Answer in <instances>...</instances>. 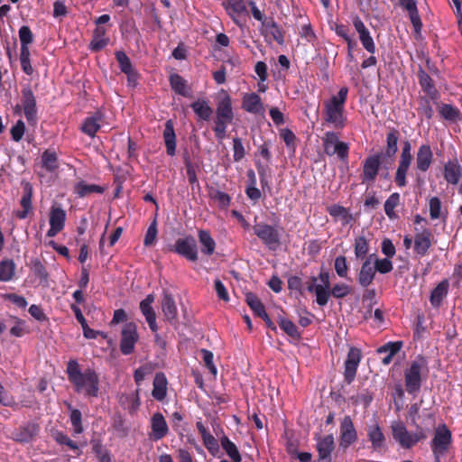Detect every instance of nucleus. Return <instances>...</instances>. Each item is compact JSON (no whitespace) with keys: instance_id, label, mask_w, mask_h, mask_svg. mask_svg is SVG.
Listing matches in <instances>:
<instances>
[{"instance_id":"obj_1","label":"nucleus","mask_w":462,"mask_h":462,"mask_svg":"<svg viewBox=\"0 0 462 462\" xmlns=\"http://www.w3.org/2000/svg\"><path fill=\"white\" fill-rule=\"evenodd\" d=\"M66 374L75 393L88 398L98 396L100 381L95 369L88 367L81 371L79 362L76 359H70L67 363Z\"/></svg>"},{"instance_id":"obj_2","label":"nucleus","mask_w":462,"mask_h":462,"mask_svg":"<svg viewBox=\"0 0 462 462\" xmlns=\"http://www.w3.org/2000/svg\"><path fill=\"white\" fill-rule=\"evenodd\" d=\"M348 88L342 87L330 98L324 102L323 118L336 129L345 128L347 117L346 116L345 105L347 99Z\"/></svg>"},{"instance_id":"obj_3","label":"nucleus","mask_w":462,"mask_h":462,"mask_svg":"<svg viewBox=\"0 0 462 462\" xmlns=\"http://www.w3.org/2000/svg\"><path fill=\"white\" fill-rule=\"evenodd\" d=\"M428 372V363L425 357L419 356L404 370L405 389L409 394L416 396L422 385V372Z\"/></svg>"},{"instance_id":"obj_4","label":"nucleus","mask_w":462,"mask_h":462,"mask_svg":"<svg viewBox=\"0 0 462 462\" xmlns=\"http://www.w3.org/2000/svg\"><path fill=\"white\" fill-rule=\"evenodd\" d=\"M393 439L405 449H410L417 443L427 438L423 429L417 426L416 432H410L401 420H394L391 424Z\"/></svg>"},{"instance_id":"obj_5","label":"nucleus","mask_w":462,"mask_h":462,"mask_svg":"<svg viewBox=\"0 0 462 462\" xmlns=\"http://www.w3.org/2000/svg\"><path fill=\"white\" fill-rule=\"evenodd\" d=\"M452 443V433L446 424H440L436 428L434 437L430 442L431 451L435 462H440V457L449 449Z\"/></svg>"},{"instance_id":"obj_6","label":"nucleus","mask_w":462,"mask_h":462,"mask_svg":"<svg viewBox=\"0 0 462 462\" xmlns=\"http://www.w3.org/2000/svg\"><path fill=\"white\" fill-rule=\"evenodd\" d=\"M322 142L324 152L327 155L333 156L337 154L341 161H347L349 146L346 143L339 141L337 133L327 132L322 138Z\"/></svg>"},{"instance_id":"obj_7","label":"nucleus","mask_w":462,"mask_h":462,"mask_svg":"<svg viewBox=\"0 0 462 462\" xmlns=\"http://www.w3.org/2000/svg\"><path fill=\"white\" fill-rule=\"evenodd\" d=\"M254 233L270 250H276L281 245L279 230L269 224H256L254 226Z\"/></svg>"},{"instance_id":"obj_8","label":"nucleus","mask_w":462,"mask_h":462,"mask_svg":"<svg viewBox=\"0 0 462 462\" xmlns=\"http://www.w3.org/2000/svg\"><path fill=\"white\" fill-rule=\"evenodd\" d=\"M171 251L184 257L189 262H197L199 260V251L196 239L191 235L178 238Z\"/></svg>"},{"instance_id":"obj_9","label":"nucleus","mask_w":462,"mask_h":462,"mask_svg":"<svg viewBox=\"0 0 462 462\" xmlns=\"http://www.w3.org/2000/svg\"><path fill=\"white\" fill-rule=\"evenodd\" d=\"M358 439L357 431L349 415H346L339 427L338 446L339 449L346 451Z\"/></svg>"},{"instance_id":"obj_10","label":"nucleus","mask_w":462,"mask_h":462,"mask_svg":"<svg viewBox=\"0 0 462 462\" xmlns=\"http://www.w3.org/2000/svg\"><path fill=\"white\" fill-rule=\"evenodd\" d=\"M139 340L136 325L134 322L126 323L121 332L120 351L128 356L134 352L135 344Z\"/></svg>"},{"instance_id":"obj_11","label":"nucleus","mask_w":462,"mask_h":462,"mask_svg":"<svg viewBox=\"0 0 462 462\" xmlns=\"http://www.w3.org/2000/svg\"><path fill=\"white\" fill-rule=\"evenodd\" d=\"M22 106L28 124L35 125L38 120L36 97L30 86L22 89Z\"/></svg>"},{"instance_id":"obj_12","label":"nucleus","mask_w":462,"mask_h":462,"mask_svg":"<svg viewBox=\"0 0 462 462\" xmlns=\"http://www.w3.org/2000/svg\"><path fill=\"white\" fill-rule=\"evenodd\" d=\"M383 153L378 152L365 158L363 162L362 183L373 184L378 175L381 167Z\"/></svg>"},{"instance_id":"obj_13","label":"nucleus","mask_w":462,"mask_h":462,"mask_svg":"<svg viewBox=\"0 0 462 462\" xmlns=\"http://www.w3.org/2000/svg\"><path fill=\"white\" fill-rule=\"evenodd\" d=\"M361 359V350L357 347L351 346L348 350L347 356L344 364V380L347 384H350L354 382Z\"/></svg>"},{"instance_id":"obj_14","label":"nucleus","mask_w":462,"mask_h":462,"mask_svg":"<svg viewBox=\"0 0 462 462\" xmlns=\"http://www.w3.org/2000/svg\"><path fill=\"white\" fill-rule=\"evenodd\" d=\"M316 449L318 451L319 462H331V454L335 449V439L332 434L321 437L316 435Z\"/></svg>"},{"instance_id":"obj_15","label":"nucleus","mask_w":462,"mask_h":462,"mask_svg":"<svg viewBox=\"0 0 462 462\" xmlns=\"http://www.w3.org/2000/svg\"><path fill=\"white\" fill-rule=\"evenodd\" d=\"M151 432L149 438L152 441H158L165 438L169 433L168 423L161 412H155L150 421Z\"/></svg>"},{"instance_id":"obj_16","label":"nucleus","mask_w":462,"mask_h":462,"mask_svg":"<svg viewBox=\"0 0 462 462\" xmlns=\"http://www.w3.org/2000/svg\"><path fill=\"white\" fill-rule=\"evenodd\" d=\"M367 438L371 443V448L375 452H384L386 450V438L382 428L378 423L367 427Z\"/></svg>"},{"instance_id":"obj_17","label":"nucleus","mask_w":462,"mask_h":462,"mask_svg":"<svg viewBox=\"0 0 462 462\" xmlns=\"http://www.w3.org/2000/svg\"><path fill=\"white\" fill-rule=\"evenodd\" d=\"M416 234L414 236V252L420 256H425L430 246L432 233L429 228H415Z\"/></svg>"},{"instance_id":"obj_18","label":"nucleus","mask_w":462,"mask_h":462,"mask_svg":"<svg viewBox=\"0 0 462 462\" xmlns=\"http://www.w3.org/2000/svg\"><path fill=\"white\" fill-rule=\"evenodd\" d=\"M261 32L266 40L268 37H270L271 40L274 41L279 45H283L285 43V32L273 20V18L270 17L268 21L263 22V25L261 28Z\"/></svg>"},{"instance_id":"obj_19","label":"nucleus","mask_w":462,"mask_h":462,"mask_svg":"<svg viewBox=\"0 0 462 462\" xmlns=\"http://www.w3.org/2000/svg\"><path fill=\"white\" fill-rule=\"evenodd\" d=\"M372 257L373 254L365 258L357 274V282L363 288H368L375 278L376 271L372 264Z\"/></svg>"},{"instance_id":"obj_20","label":"nucleus","mask_w":462,"mask_h":462,"mask_svg":"<svg viewBox=\"0 0 462 462\" xmlns=\"http://www.w3.org/2000/svg\"><path fill=\"white\" fill-rule=\"evenodd\" d=\"M104 118V114L101 111H96L93 115L86 117L79 130L87 134L88 136L93 138L96 136L97 133L100 130L101 125L100 122Z\"/></svg>"},{"instance_id":"obj_21","label":"nucleus","mask_w":462,"mask_h":462,"mask_svg":"<svg viewBox=\"0 0 462 462\" xmlns=\"http://www.w3.org/2000/svg\"><path fill=\"white\" fill-rule=\"evenodd\" d=\"M223 6L233 22L242 27L243 24L239 21V17L247 14L246 5L244 0H224Z\"/></svg>"},{"instance_id":"obj_22","label":"nucleus","mask_w":462,"mask_h":462,"mask_svg":"<svg viewBox=\"0 0 462 462\" xmlns=\"http://www.w3.org/2000/svg\"><path fill=\"white\" fill-rule=\"evenodd\" d=\"M39 431L40 426L38 424L29 422L13 432V439L20 443H28L38 435Z\"/></svg>"},{"instance_id":"obj_23","label":"nucleus","mask_w":462,"mask_h":462,"mask_svg":"<svg viewBox=\"0 0 462 462\" xmlns=\"http://www.w3.org/2000/svg\"><path fill=\"white\" fill-rule=\"evenodd\" d=\"M154 296L152 294L147 295L146 298L140 302V310L143 315L145 317L150 329L152 332H156L158 330V326L156 323V314L152 306Z\"/></svg>"},{"instance_id":"obj_24","label":"nucleus","mask_w":462,"mask_h":462,"mask_svg":"<svg viewBox=\"0 0 462 462\" xmlns=\"http://www.w3.org/2000/svg\"><path fill=\"white\" fill-rule=\"evenodd\" d=\"M162 310L167 321L171 324L178 322V310L173 296L168 291L163 292Z\"/></svg>"},{"instance_id":"obj_25","label":"nucleus","mask_w":462,"mask_h":462,"mask_svg":"<svg viewBox=\"0 0 462 462\" xmlns=\"http://www.w3.org/2000/svg\"><path fill=\"white\" fill-rule=\"evenodd\" d=\"M417 77L419 84L426 95L429 96V97H430L433 101L437 100L439 96V92L435 88L432 79L421 66L419 67Z\"/></svg>"},{"instance_id":"obj_26","label":"nucleus","mask_w":462,"mask_h":462,"mask_svg":"<svg viewBox=\"0 0 462 462\" xmlns=\"http://www.w3.org/2000/svg\"><path fill=\"white\" fill-rule=\"evenodd\" d=\"M433 161V153L429 144H422L416 153V168L421 172H426Z\"/></svg>"},{"instance_id":"obj_27","label":"nucleus","mask_w":462,"mask_h":462,"mask_svg":"<svg viewBox=\"0 0 462 462\" xmlns=\"http://www.w3.org/2000/svg\"><path fill=\"white\" fill-rule=\"evenodd\" d=\"M462 177V167L457 158L448 161L444 165V179L449 184L456 185Z\"/></svg>"},{"instance_id":"obj_28","label":"nucleus","mask_w":462,"mask_h":462,"mask_svg":"<svg viewBox=\"0 0 462 462\" xmlns=\"http://www.w3.org/2000/svg\"><path fill=\"white\" fill-rule=\"evenodd\" d=\"M162 136L166 147V153L173 157L176 154V134L172 120L169 119L165 122Z\"/></svg>"},{"instance_id":"obj_29","label":"nucleus","mask_w":462,"mask_h":462,"mask_svg":"<svg viewBox=\"0 0 462 462\" xmlns=\"http://www.w3.org/2000/svg\"><path fill=\"white\" fill-rule=\"evenodd\" d=\"M198 238L200 244V251L204 255L210 256L215 253L216 242L209 231L199 229L198 231Z\"/></svg>"},{"instance_id":"obj_30","label":"nucleus","mask_w":462,"mask_h":462,"mask_svg":"<svg viewBox=\"0 0 462 462\" xmlns=\"http://www.w3.org/2000/svg\"><path fill=\"white\" fill-rule=\"evenodd\" d=\"M167 379L163 373H157L153 379L152 397L157 401H163L167 395Z\"/></svg>"},{"instance_id":"obj_31","label":"nucleus","mask_w":462,"mask_h":462,"mask_svg":"<svg viewBox=\"0 0 462 462\" xmlns=\"http://www.w3.org/2000/svg\"><path fill=\"white\" fill-rule=\"evenodd\" d=\"M106 30L102 26H97L93 32L92 40L89 43V49L97 52L103 50L109 42V39L106 37Z\"/></svg>"},{"instance_id":"obj_32","label":"nucleus","mask_w":462,"mask_h":462,"mask_svg":"<svg viewBox=\"0 0 462 462\" xmlns=\"http://www.w3.org/2000/svg\"><path fill=\"white\" fill-rule=\"evenodd\" d=\"M448 281L443 280L441 281L432 291L430 293V301L431 305L435 308H439L444 298L448 295Z\"/></svg>"},{"instance_id":"obj_33","label":"nucleus","mask_w":462,"mask_h":462,"mask_svg":"<svg viewBox=\"0 0 462 462\" xmlns=\"http://www.w3.org/2000/svg\"><path fill=\"white\" fill-rule=\"evenodd\" d=\"M74 193L79 198H85L92 193L102 194L105 189L97 184H88L85 180H80L74 185Z\"/></svg>"},{"instance_id":"obj_34","label":"nucleus","mask_w":462,"mask_h":462,"mask_svg":"<svg viewBox=\"0 0 462 462\" xmlns=\"http://www.w3.org/2000/svg\"><path fill=\"white\" fill-rule=\"evenodd\" d=\"M190 107L196 116L203 121H208L213 114V109L208 105V101L204 98L194 101Z\"/></svg>"},{"instance_id":"obj_35","label":"nucleus","mask_w":462,"mask_h":462,"mask_svg":"<svg viewBox=\"0 0 462 462\" xmlns=\"http://www.w3.org/2000/svg\"><path fill=\"white\" fill-rule=\"evenodd\" d=\"M242 107L252 114H259L263 108L261 97L256 93L246 94L243 98Z\"/></svg>"},{"instance_id":"obj_36","label":"nucleus","mask_w":462,"mask_h":462,"mask_svg":"<svg viewBox=\"0 0 462 462\" xmlns=\"http://www.w3.org/2000/svg\"><path fill=\"white\" fill-rule=\"evenodd\" d=\"M171 89L182 97H189L188 82L180 74L172 73L169 78Z\"/></svg>"},{"instance_id":"obj_37","label":"nucleus","mask_w":462,"mask_h":462,"mask_svg":"<svg viewBox=\"0 0 462 462\" xmlns=\"http://www.w3.org/2000/svg\"><path fill=\"white\" fill-rule=\"evenodd\" d=\"M412 159L400 157L399 164L395 172L394 181L400 188L406 186V175L411 166Z\"/></svg>"},{"instance_id":"obj_38","label":"nucleus","mask_w":462,"mask_h":462,"mask_svg":"<svg viewBox=\"0 0 462 462\" xmlns=\"http://www.w3.org/2000/svg\"><path fill=\"white\" fill-rule=\"evenodd\" d=\"M42 165L49 172H54L59 168L58 155L54 149L45 150L42 155Z\"/></svg>"},{"instance_id":"obj_39","label":"nucleus","mask_w":462,"mask_h":462,"mask_svg":"<svg viewBox=\"0 0 462 462\" xmlns=\"http://www.w3.org/2000/svg\"><path fill=\"white\" fill-rule=\"evenodd\" d=\"M352 292V288L346 283L338 282L334 284L327 291L326 305L328 304L329 298L344 299Z\"/></svg>"},{"instance_id":"obj_40","label":"nucleus","mask_w":462,"mask_h":462,"mask_svg":"<svg viewBox=\"0 0 462 462\" xmlns=\"http://www.w3.org/2000/svg\"><path fill=\"white\" fill-rule=\"evenodd\" d=\"M400 138V132L392 128L386 135V148L384 155L387 157H393L398 151V141Z\"/></svg>"},{"instance_id":"obj_41","label":"nucleus","mask_w":462,"mask_h":462,"mask_svg":"<svg viewBox=\"0 0 462 462\" xmlns=\"http://www.w3.org/2000/svg\"><path fill=\"white\" fill-rule=\"evenodd\" d=\"M216 114L218 116H226L235 118L232 98L227 93H225V95L217 101Z\"/></svg>"},{"instance_id":"obj_42","label":"nucleus","mask_w":462,"mask_h":462,"mask_svg":"<svg viewBox=\"0 0 462 462\" xmlns=\"http://www.w3.org/2000/svg\"><path fill=\"white\" fill-rule=\"evenodd\" d=\"M328 211L334 218L340 219L343 226L348 225L353 220L352 214L343 206L332 205L328 208Z\"/></svg>"},{"instance_id":"obj_43","label":"nucleus","mask_w":462,"mask_h":462,"mask_svg":"<svg viewBox=\"0 0 462 462\" xmlns=\"http://www.w3.org/2000/svg\"><path fill=\"white\" fill-rule=\"evenodd\" d=\"M92 451L99 462H112L110 451L102 444L101 439H93L90 441Z\"/></svg>"},{"instance_id":"obj_44","label":"nucleus","mask_w":462,"mask_h":462,"mask_svg":"<svg viewBox=\"0 0 462 462\" xmlns=\"http://www.w3.org/2000/svg\"><path fill=\"white\" fill-rule=\"evenodd\" d=\"M16 265L12 259L5 258L0 261V282H9L15 274Z\"/></svg>"},{"instance_id":"obj_45","label":"nucleus","mask_w":462,"mask_h":462,"mask_svg":"<svg viewBox=\"0 0 462 462\" xmlns=\"http://www.w3.org/2000/svg\"><path fill=\"white\" fill-rule=\"evenodd\" d=\"M245 301L257 317L263 318V316H266L267 313L264 305L254 293H246Z\"/></svg>"},{"instance_id":"obj_46","label":"nucleus","mask_w":462,"mask_h":462,"mask_svg":"<svg viewBox=\"0 0 462 462\" xmlns=\"http://www.w3.org/2000/svg\"><path fill=\"white\" fill-rule=\"evenodd\" d=\"M439 113L442 118L449 122H457L461 118L459 109L450 104L439 105Z\"/></svg>"},{"instance_id":"obj_47","label":"nucleus","mask_w":462,"mask_h":462,"mask_svg":"<svg viewBox=\"0 0 462 462\" xmlns=\"http://www.w3.org/2000/svg\"><path fill=\"white\" fill-rule=\"evenodd\" d=\"M311 283H310L307 287L309 292H314L316 295V302L319 306L324 307L326 306V299H327V291L325 288L321 287V285L315 284L318 278L315 276H311L310 278Z\"/></svg>"},{"instance_id":"obj_48","label":"nucleus","mask_w":462,"mask_h":462,"mask_svg":"<svg viewBox=\"0 0 462 462\" xmlns=\"http://www.w3.org/2000/svg\"><path fill=\"white\" fill-rule=\"evenodd\" d=\"M220 443H221V446H222L223 449L226 453V455L234 462H241L242 457H241V455H240V453L238 451V448H237L236 445L228 439V437L224 435L220 439Z\"/></svg>"},{"instance_id":"obj_49","label":"nucleus","mask_w":462,"mask_h":462,"mask_svg":"<svg viewBox=\"0 0 462 462\" xmlns=\"http://www.w3.org/2000/svg\"><path fill=\"white\" fill-rule=\"evenodd\" d=\"M68 410L70 411L69 420L73 427V431L75 434H81L84 430L82 425V414L81 411L78 409L72 407L69 402H65Z\"/></svg>"},{"instance_id":"obj_50","label":"nucleus","mask_w":462,"mask_h":462,"mask_svg":"<svg viewBox=\"0 0 462 462\" xmlns=\"http://www.w3.org/2000/svg\"><path fill=\"white\" fill-rule=\"evenodd\" d=\"M66 221V212L60 207H51L50 212V226L63 229Z\"/></svg>"},{"instance_id":"obj_51","label":"nucleus","mask_w":462,"mask_h":462,"mask_svg":"<svg viewBox=\"0 0 462 462\" xmlns=\"http://www.w3.org/2000/svg\"><path fill=\"white\" fill-rule=\"evenodd\" d=\"M257 173L260 178L262 189H270L269 178L271 177V168L267 164H263L261 161L256 160L254 162Z\"/></svg>"},{"instance_id":"obj_52","label":"nucleus","mask_w":462,"mask_h":462,"mask_svg":"<svg viewBox=\"0 0 462 462\" xmlns=\"http://www.w3.org/2000/svg\"><path fill=\"white\" fill-rule=\"evenodd\" d=\"M279 326L281 329H282L291 337L294 339H300L301 333L291 320L285 318H280Z\"/></svg>"},{"instance_id":"obj_53","label":"nucleus","mask_w":462,"mask_h":462,"mask_svg":"<svg viewBox=\"0 0 462 462\" xmlns=\"http://www.w3.org/2000/svg\"><path fill=\"white\" fill-rule=\"evenodd\" d=\"M116 59L118 62L121 71L128 77L134 73V68L129 57L123 51L116 52Z\"/></svg>"},{"instance_id":"obj_54","label":"nucleus","mask_w":462,"mask_h":462,"mask_svg":"<svg viewBox=\"0 0 462 462\" xmlns=\"http://www.w3.org/2000/svg\"><path fill=\"white\" fill-rule=\"evenodd\" d=\"M400 204V194L398 192L392 193L384 202V212L389 218H393L395 215V208Z\"/></svg>"},{"instance_id":"obj_55","label":"nucleus","mask_w":462,"mask_h":462,"mask_svg":"<svg viewBox=\"0 0 462 462\" xmlns=\"http://www.w3.org/2000/svg\"><path fill=\"white\" fill-rule=\"evenodd\" d=\"M209 197L211 199L216 201L221 208H226L231 202V198L227 193L217 189H212L209 191Z\"/></svg>"},{"instance_id":"obj_56","label":"nucleus","mask_w":462,"mask_h":462,"mask_svg":"<svg viewBox=\"0 0 462 462\" xmlns=\"http://www.w3.org/2000/svg\"><path fill=\"white\" fill-rule=\"evenodd\" d=\"M23 196L20 200V204L23 208L32 209V186L28 181H23Z\"/></svg>"},{"instance_id":"obj_57","label":"nucleus","mask_w":462,"mask_h":462,"mask_svg":"<svg viewBox=\"0 0 462 462\" xmlns=\"http://www.w3.org/2000/svg\"><path fill=\"white\" fill-rule=\"evenodd\" d=\"M430 100H432L429 96L421 97L419 100L418 113L420 115L424 116L428 120L431 119L434 115L433 108L430 105Z\"/></svg>"},{"instance_id":"obj_58","label":"nucleus","mask_w":462,"mask_h":462,"mask_svg":"<svg viewBox=\"0 0 462 462\" xmlns=\"http://www.w3.org/2000/svg\"><path fill=\"white\" fill-rule=\"evenodd\" d=\"M369 250L367 240L365 236H358L355 239V254L356 258H364Z\"/></svg>"},{"instance_id":"obj_59","label":"nucleus","mask_w":462,"mask_h":462,"mask_svg":"<svg viewBox=\"0 0 462 462\" xmlns=\"http://www.w3.org/2000/svg\"><path fill=\"white\" fill-rule=\"evenodd\" d=\"M402 341H390L377 348L378 354L387 353L395 356L402 347Z\"/></svg>"},{"instance_id":"obj_60","label":"nucleus","mask_w":462,"mask_h":462,"mask_svg":"<svg viewBox=\"0 0 462 462\" xmlns=\"http://www.w3.org/2000/svg\"><path fill=\"white\" fill-rule=\"evenodd\" d=\"M32 263V271L33 273L40 278L42 281H47L49 277V273L44 266V264L41 262L40 259L34 258L31 261Z\"/></svg>"},{"instance_id":"obj_61","label":"nucleus","mask_w":462,"mask_h":462,"mask_svg":"<svg viewBox=\"0 0 462 462\" xmlns=\"http://www.w3.org/2000/svg\"><path fill=\"white\" fill-rule=\"evenodd\" d=\"M157 221L156 219H153V221L150 224L149 227L147 228L144 239H143V245L144 246H152L154 245L156 238H157Z\"/></svg>"},{"instance_id":"obj_62","label":"nucleus","mask_w":462,"mask_h":462,"mask_svg":"<svg viewBox=\"0 0 462 462\" xmlns=\"http://www.w3.org/2000/svg\"><path fill=\"white\" fill-rule=\"evenodd\" d=\"M374 266L375 271L381 274L389 273L393 269V263L388 257L383 259L376 258Z\"/></svg>"},{"instance_id":"obj_63","label":"nucleus","mask_w":462,"mask_h":462,"mask_svg":"<svg viewBox=\"0 0 462 462\" xmlns=\"http://www.w3.org/2000/svg\"><path fill=\"white\" fill-rule=\"evenodd\" d=\"M359 40L363 45V47L371 54H374L376 51V47L373 38L370 35V32L366 30L358 34Z\"/></svg>"},{"instance_id":"obj_64","label":"nucleus","mask_w":462,"mask_h":462,"mask_svg":"<svg viewBox=\"0 0 462 462\" xmlns=\"http://www.w3.org/2000/svg\"><path fill=\"white\" fill-rule=\"evenodd\" d=\"M335 271L337 274L341 278H346L348 273V265L346 258L344 255L336 257L334 263Z\"/></svg>"}]
</instances>
